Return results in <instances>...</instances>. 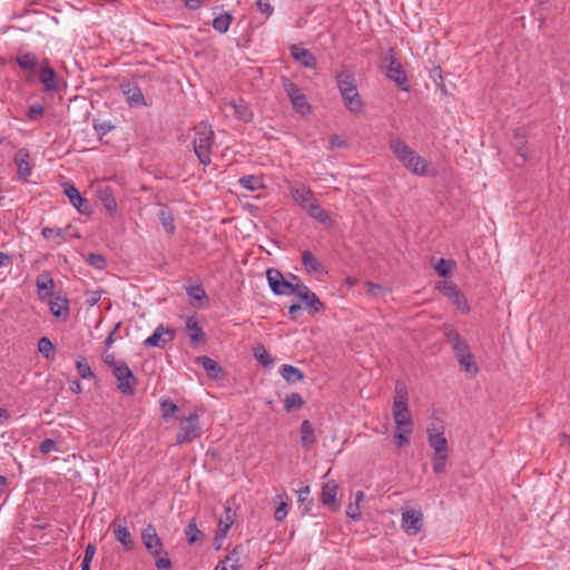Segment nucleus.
I'll return each mask as SVG.
<instances>
[{
  "label": "nucleus",
  "instance_id": "0eeeda50",
  "mask_svg": "<svg viewBox=\"0 0 570 570\" xmlns=\"http://www.w3.org/2000/svg\"><path fill=\"white\" fill-rule=\"evenodd\" d=\"M428 433V444L431 449L434 450V453H449V443L446 438L444 436V428H429L426 430Z\"/></svg>",
  "mask_w": 570,
  "mask_h": 570
},
{
  "label": "nucleus",
  "instance_id": "2eb2a0df",
  "mask_svg": "<svg viewBox=\"0 0 570 570\" xmlns=\"http://www.w3.org/2000/svg\"><path fill=\"white\" fill-rule=\"evenodd\" d=\"M97 197L101 202L110 216H115L117 213V202L114 196L112 189L109 186H98Z\"/></svg>",
  "mask_w": 570,
  "mask_h": 570
},
{
  "label": "nucleus",
  "instance_id": "4c0bfd02",
  "mask_svg": "<svg viewBox=\"0 0 570 570\" xmlns=\"http://www.w3.org/2000/svg\"><path fill=\"white\" fill-rule=\"evenodd\" d=\"M49 307L53 316L60 317V316H67L68 315V299L60 296H55L49 302Z\"/></svg>",
  "mask_w": 570,
  "mask_h": 570
},
{
  "label": "nucleus",
  "instance_id": "5fc2aeb1",
  "mask_svg": "<svg viewBox=\"0 0 570 570\" xmlns=\"http://www.w3.org/2000/svg\"><path fill=\"white\" fill-rule=\"evenodd\" d=\"M454 267L455 263L453 261L441 258L435 265V271L440 276L446 277Z\"/></svg>",
  "mask_w": 570,
  "mask_h": 570
},
{
  "label": "nucleus",
  "instance_id": "dca6fc26",
  "mask_svg": "<svg viewBox=\"0 0 570 570\" xmlns=\"http://www.w3.org/2000/svg\"><path fill=\"white\" fill-rule=\"evenodd\" d=\"M386 77L394 81L402 90H409L407 77L401 62H392V66H386Z\"/></svg>",
  "mask_w": 570,
  "mask_h": 570
},
{
  "label": "nucleus",
  "instance_id": "4d7b16f0",
  "mask_svg": "<svg viewBox=\"0 0 570 570\" xmlns=\"http://www.w3.org/2000/svg\"><path fill=\"white\" fill-rule=\"evenodd\" d=\"M438 288L440 289V292H442L444 295L449 297L458 296V292H460L456 285L445 281L440 282Z\"/></svg>",
  "mask_w": 570,
  "mask_h": 570
},
{
  "label": "nucleus",
  "instance_id": "2f4dec72",
  "mask_svg": "<svg viewBox=\"0 0 570 570\" xmlns=\"http://www.w3.org/2000/svg\"><path fill=\"white\" fill-rule=\"evenodd\" d=\"M337 484L335 481H328L323 484L321 501L324 505H334L336 502Z\"/></svg>",
  "mask_w": 570,
  "mask_h": 570
},
{
  "label": "nucleus",
  "instance_id": "f257e3e1",
  "mask_svg": "<svg viewBox=\"0 0 570 570\" xmlns=\"http://www.w3.org/2000/svg\"><path fill=\"white\" fill-rule=\"evenodd\" d=\"M140 539L146 550L155 558V566L159 570H169L171 561L164 549V543L158 537L156 527L148 524L141 530Z\"/></svg>",
  "mask_w": 570,
  "mask_h": 570
},
{
  "label": "nucleus",
  "instance_id": "79ce46f5",
  "mask_svg": "<svg viewBox=\"0 0 570 570\" xmlns=\"http://www.w3.org/2000/svg\"><path fill=\"white\" fill-rule=\"evenodd\" d=\"M37 56L32 52L21 53L17 57V63L21 69L33 71L37 66Z\"/></svg>",
  "mask_w": 570,
  "mask_h": 570
},
{
  "label": "nucleus",
  "instance_id": "a878e982",
  "mask_svg": "<svg viewBox=\"0 0 570 570\" xmlns=\"http://www.w3.org/2000/svg\"><path fill=\"white\" fill-rule=\"evenodd\" d=\"M305 210L307 212L308 216L326 226H331L333 223L328 213L321 207L316 199L312 202Z\"/></svg>",
  "mask_w": 570,
  "mask_h": 570
},
{
  "label": "nucleus",
  "instance_id": "72a5a7b5",
  "mask_svg": "<svg viewBox=\"0 0 570 570\" xmlns=\"http://www.w3.org/2000/svg\"><path fill=\"white\" fill-rule=\"evenodd\" d=\"M238 184L249 191H255L265 188L263 177L257 175L243 176L239 178Z\"/></svg>",
  "mask_w": 570,
  "mask_h": 570
},
{
  "label": "nucleus",
  "instance_id": "052dcab7",
  "mask_svg": "<svg viewBox=\"0 0 570 570\" xmlns=\"http://www.w3.org/2000/svg\"><path fill=\"white\" fill-rule=\"evenodd\" d=\"M444 334H445V338H446V342L451 345V346H454L459 343H461L463 340L461 338L460 334L452 327H445L444 328Z\"/></svg>",
  "mask_w": 570,
  "mask_h": 570
},
{
  "label": "nucleus",
  "instance_id": "ddd939ff",
  "mask_svg": "<svg viewBox=\"0 0 570 570\" xmlns=\"http://www.w3.org/2000/svg\"><path fill=\"white\" fill-rule=\"evenodd\" d=\"M40 82L46 91H57L58 80L56 71L50 67L48 59H43L40 65Z\"/></svg>",
  "mask_w": 570,
  "mask_h": 570
},
{
  "label": "nucleus",
  "instance_id": "bf43d9fd",
  "mask_svg": "<svg viewBox=\"0 0 570 570\" xmlns=\"http://www.w3.org/2000/svg\"><path fill=\"white\" fill-rule=\"evenodd\" d=\"M185 534L189 543H195L198 540V535L200 531L198 530L196 523L191 521L185 529Z\"/></svg>",
  "mask_w": 570,
  "mask_h": 570
},
{
  "label": "nucleus",
  "instance_id": "9d476101",
  "mask_svg": "<svg viewBox=\"0 0 570 570\" xmlns=\"http://www.w3.org/2000/svg\"><path fill=\"white\" fill-rule=\"evenodd\" d=\"M423 514L421 511L406 510L402 513V527L407 534L415 535L422 528Z\"/></svg>",
  "mask_w": 570,
  "mask_h": 570
},
{
  "label": "nucleus",
  "instance_id": "b1692460",
  "mask_svg": "<svg viewBox=\"0 0 570 570\" xmlns=\"http://www.w3.org/2000/svg\"><path fill=\"white\" fill-rule=\"evenodd\" d=\"M341 96L343 98L345 107L348 109L351 114L360 115L363 111L364 105L357 90H353V94H341Z\"/></svg>",
  "mask_w": 570,
  "mask_h": 570
},
{
  "label": "nucleus",
  "instance_id": "69168bd1",
  "mask_svg": "<svg viewBox=\"0 0 570 570\" xmlns=\"http://www.w3.org/2000/svg\"><path fill=\"white\" fill-rule=\"evenodd\" d=\"M45 114V108L41 105H32L29 107L27 117L29 120H38Z\"/></svg>",
  "mask_w": 570,
  "mask_h": 570
},
{
  "label": "nucleus",
  "instance_id": "09e8293b",
  "mask_svg": "<svg viewBox=\"0 0 570 570\" xmlns=\"http://www.w3.org/2000/svg\"><path fill=\"white\" fill-rule=\"evenodd\" d=\"M393 404L407 405V390L401 382L395 385Z\"/></svg>",
  "mask_w": 570,
  "mask_h": 570
},
{
  "label": "nucleus",
  "instance_id": "f3484780",
  "mask_svg": "<svg viewBox=\"0 0 570 570\" xmlns=\"http://www.w3.org/2000/svg\"><path fill=\"white\" fill-rule=\"evenodd\" d=\"M392 414L395 426L413 428V421L409 405L393 404Z\"/></svg>",
  "mask_w": 570,
  "mask_h": 570
},
{
  "label": "nucleus",
  "instance_id": "a211bd4d",
  "mask_svg": "<svg viewBox=\"0 0 570 570\" xmlns=\"http://www.w3.org/2000/svg\"><path fill=\"white\" fill-rule=\"evenodd\" d=\"M240 546L234 548L224 560H220L214 570H240Z\"/></svg>",
  "mask_w": 570,
  "mask_h": 570
},
{
  "label": "nucleus",
  "instance_id": "c9c22d12",
  "mask_svg": "<svg viewBox=\"0 0 570 570\" xmlns=\"http://www.w3.org/2000/svg\"><path fill=\"white\" fill-rule=\"evenodd\" d=\"M279 373L283 376V379L291 384H294L304 379V373L299 368L289 364L282 365L279 367Z\"/></svg>",
  "mask_w": 570,
  "mask_h": 570
},
{
  "label": "nucleus",
  "instance_id": "393cba45",
  "mask_svg": "<svg viewBox=\"0 0 570 570\" xmlns=\"http://www.w3.org/2000/svg\"><path fill=\"white\" fill-rule=\"evenodd\" d=\"M226 108L233 110L234 116L244 122H249L253 119V112L248 106L243 101H230L226 104Z\"/></svg>",
  "mask_w": 570,
  "mask_h": 570
},
{
  "label": "nucleus",
  "instance_id": "20e7f679",
  "mask_svg": "<svg viewBox=\"0 0 570 570\" xmlns=\"http://www.w3.org/2000/svg\"><path fill=\"white\" fill-rule=\"evenodd\" d=\"M266 277H267L271 289L276 295L295 294L296 289L298 287V284H299V279L297 276H294V275L292 276L293 279L296 281V283L294 284L293 282L287 281L283 276V274L278 269H275V268H269L266 272Z\"/></svg>",
  "mask_w": 570,
  "mask_h": 570
},
{
  "label": "nucleus",
  "instance_id": "13d9d810",
  "mask_svg": "<svg viewBox=\"0 0 570 570\" xmlns=\"http://www.w3.org/2000/svg\"><path fill=\"white\" fill-rule=\"evenodd\" d=\"M88 263L97 269H104L107 266L106 258L100 254H89Z\"/></svg>",
  "mask_w": 570,
  "mask_h": 570
},
{
  "label": "nucleus",
  "instance_id": "5701e85b",
  "mask_svg": "<svg viewBox=\"0 0 570 570\" xmlns=\"http://www.w3.org/2000/svg\"><path fill=\"white\" fill-rule=\"evenodd\" d=\"M302 263L305 271L308 274L320 275L324 273V267L317 257L309 250H304L302 253Z\"/></svg>",
  "mask_w": 570,
  "mask_h": 570
},
{
  "label": "nucleus",
  "instance_id": "6ab92c4d",
  "mask_svg": "<svg viewBox=\"0 0 570 570\" xmlns=\"http://www.w3.org/2000/svg\"><path fill=\"white\" fill-rule=\"evenodd\" d=\"M112 527L116 540L124 547L126 551H131L135 548V540L127 527L117 524L116 521L112 522Z\"/></svg>",
  "mask_w": 570,
  "mask_h": 570
},
{
  "label": "nucleus",
  "instance_id": "864d4df0",
  "mask_svg": "<svg viewBox=\"0 0 570 570\" xmlns=\"http://www.w3.org/2000/svg\"><path fill=\"white\" fill-rule=\"evenodd\" d=\"M96 544L88 543L85 549L82 562H81V570H90L91 561L96 554Z\"/></svg>",
  "mask_w": 570,
  "mask_h": 570
},
{
  "label": "nucleus",
  "instance_id": "9b49d317",
  "mask_svg": "<svg viewBox=\"0 0 570 570\" xmlns=\"http://www.w3.org/2000/svg\"><path fill=\"white\" fill-rule=\"evenodd\" d=\"M63 193L80 214L91 213L89 202L80 195L79 190L75 187V185L65 184Z\"/></svg>",
  "mask_w": 570,
  "mask_h": 570
},
{
  "label": "nucleus",
  "instance_id": "39448f33",
  "mask_svg": "<svg viewBox=\"0 0 570 570\" xmlns=\"http://www.w3.org/2000/svg\"><path fill=\"white\" fill-rule=\"evenodd\" d=\"M112 374L117 379V389L121 394L128 396L135 395L138 381L125 361H121V363L116 366Z\"/></svg>",
  "mask_w": 570,
  "mask_h": 570
},
{
  "label": "nucleus",
  "instance_id": "680f3d73",
  "mask_svg": "<svg viewBox=\"0 0 570 570\" xmlns=\"http://www.w3.org/2000/svg\"><path fill=\"white\" fill-rule=\"evenodd\" d=\"M458 361H459L461 367L466 372L476 373L479 371L478 366L475 365L472 354H469V358L463 357Z\"/></svg>",
  "mask_w": 570,
  "mask_h": 570
},
{
  "label": "nucleus",
  "instance_id": "cd10ccee",
  "mask_svg": "<svg viewBox=\"0 0 570 570\" xmlns=\"http://www.w3.org/2000/svg\"><path fill=\"white\" fill-rule=\"evenodd\" d=\"M196 363L200 364L212 379H219L223 374V370L219 364L208 356H198L196 358Z\"/></svg>",
  "mask_w": 570,
  "mask_h": 570
},
{
  "label": "nucleus",
  "instance_id": "423d86ee",
  "mask_svg": "<svg viewBox=\"0 0 570 570\" xmlns=\"http://www.w3.org/2000/svg\"><path fill=\"white\" fill-rule=\"evenodd\" d=\"M175 338V331L163 325L155 328L154 333L144 342L146 346L164 348Z\"/></svg>",
  "mask_w": 570,
  "mask_h": 570
},
{
  "label": "nucleus",
  "instance_id": "a18cd8bd",
  "mask_svg": "<svg viewBox=\"0 0 570 570\" xmlns=\"http://www.w3.org/2000/svg\"><path fill=\"white\" fill-rule=\"evenodd\" d=\"M449 453H434L432 458V469L435 474L443 473L446 469Z\"/></svg>",
  "mask_w": 570,
  "mask_h": 570
},
{
  "label": "nucleus",
  "instance_id": "c85d7f7f",
  "mask_svg": "<svg viewBox=\"0 0 570 570\" xmlns=\"http://www.w3.org/2000/svg\"><path fill=\"white\" fill-rule=\"evenodd\" d=\"M37 292L41 299L52 296V289L55 286L53 279L49 275H40L36 282Z\"/></svg>",
  "mask_w": 570,
  "mask_h": 570
},
{
  "label": "nucleus",
  "instance_id": "7c9ffc66",
  "mask_svg": "<svg viewBox=\"0 0 570 570\" xmlns=\"http://www.w3.org/2000/svg\"><path fill=\"white\" fill-rule=\"evenodd\" d=\"M525 145H527L525 130L523 128L514 129L513 130V146H514L518 155L521 157L522 163H524L527 159Z\"/></svg>",
  "mask_w": 570,
  "mask_h": 570
},
{
  "label": "nucleus",
  "instance_id": "f03ea898",
  "mask_svg": "<svg viewBox=\"0 0 570 570\" xmlns=\"http://www.w3.org/2000/svg\"><path fill=\"white\" fill-rule=\"evenodd\" d=\"M195 138L193 141L194 150L199 161L207 166L212 161V147L214 145V130L212 126L205 121L199 122L194 128Z\"/></svg>",
  "mask_w": 570,
  "mask_h": 570
},
{
  "label": "nucleus",
  "instance_id": "4468645a",
  "mask_svg": "<svg viewBox=\"0 0 570 570\" xmlns=\"http://www.w3.org/2000/svg\"><path fill=\"white\" fill-rule=\"evenodd\" d=\"M292 198L305 210L316 198L312 189L305 185H289Z\"/></svg>",
  "mask_w": 570,
  "mask_h": 570
},
{
  "label": "nucleus",
  "instance_id": "412c9836",
  "mask_svg": "<svg viewBox=\"0 0 570 570\" xmlns=\"http://www.w3.org/2000/svg\"><path fill=\"white\" fill-rule=\"evenodd\" d=\"M336 82L341 94H353V90H357L355 77L353 72L348 70H342L336 76Z\"/></svg>",
  "mask_w": 570,
  "mask_h": 570
},
{
  "label": "nucleus",
  "instance_id": "a19ab883",
  "mask_svg": "<svg viewBox=\"0 0 570 570\" xmlns=\"http://www.w3.org/2000/svg\"><path fill=\"white\" fill-rule=\"evenodd\" d=\"M159 222L161 223L163 227L166 229L168 234H174L175 232V223L173 213L169 208L164 207L159 210L158 214Z\"/></svg>",
  "mask_w": 570,
  "mask_h": 570
},
{
  "label": "nucleus",
  "instance_id": "f704fd0d",
  "mask_svg": "<svg viewBox=\"0 0 570 570\" xmlns=\"http://www.w3.org/2000/svg\"><path fill=\"white\" fill-rule=\"evenodd\" d=\"M70 225L66 226L65 228L43 227L41 235L46 239L56 238L58 239V243L61 244L67 240V236L70 234Z\"/></svg>",
  "mask_w": 570,
  "mask_h": 570
},
{
  "label": "nucleus",
  "instance_id": "e2e57ef3",
  "mask_svg": "<svg viewBox=\"0 0 570 570\" xmlns=\"http://www.w3.org/2000/svg\"><path fill=\"white\" fill-rule=\"evenodd\" d=\"M39 450L42 454H49L53 451H58V445H57V442L52 439H45L40 445H39Z\"/></svg>",
  "mask_w": 570,
  "mask_h": 570
},
{
  "label": "nucleus",
  "instance_id": "e433bc0d",
  "mask_svg": "<svg viewBox=\"0 0 570 570\" xmlns=\"http://www.w3.org/2000/svg\"><path fill=\"white\" fill-rule=\"evenodd\" d=\"M28 151L24 150V149H20L17 154H16V164H17V167H18V174L20 177H22L23 179H27L30 174H31V168L29 166V163H28Z\"/></svg>",
  "mask_w": 570,
  "mask_h": 570
},
{
  "label": "nucleus",
  "instance_id": "49530a36",
  "mask_svg": "<svg viewBox=\"0 0 570 570\" xmlns=\"http://www.w3.org/2000/svg\"><path fill=\"white\" fill-rule=\"evenodd\" d=\"M254 356L264 366H271L274 364V358L262 344L254 347Z\"/></svg>",
  "mask_w": 570,
  "mask_h": 570
},
{
  "label": "nucleus",
  "instance_id": "aec40b11",
  "mask_svg": "<svg viewBox=\"0 0 570 570\" xmlns=\"http://www.w3.org/2000/svg\"><path fill=\"white\" fill-rule=\"evenodd\" d=\"M124 94L130 107L146 106L145 97L137 85L122 86Z\"/></svg>",
  "mask_w": 570,
  "mask_h": 570
},
{
  "label": "nucleus",
  "instance_id": "37998d69",
  "mask_svg": "<svg viewBox=\"0 0 570 570\" xmlns=\"http://www.w3.org/2000/svg\"><path fill=\"white\" fill-rule=\"evenodd\" d=\"M413 432V428L395 426L394 440L397 448H403L410 442V436Z\"/></svg>",
  "mask_w": 570,
  "mask_h": 570
},
{
  "label": "nucleus",
  "instance_id": "c756f323",
  "mask_svg": "<svg viewBox=\"0 0 570 570\" xmlns=\"http://www.w3.org/2000/svg\"><path fill=\"white\" fill-rule=\"evenodd\" d=\"M186 331L189 335L191 343L197 344L205 338V333L202 326L194 317L186 320Z\"/></svg>",
  "mask_w": 570,
  "mask_h": 570
},
{
  "label": "nucleus",
  "instance_id": "0e129e2a",
  "mask_svg": "<svg viewBox=\"0 0 570 570\" xmlns=\"http://www.w3.org/2000/svg\"><path fill=\"white\" fill-rule=\"evenodd\" d=\"M452 348L458 360L463 357L469 358V354H471L465 341H462L461 343L452 346Z\"/></svg>",
  "mask_w": 570,
  "mask_h": 570
},
{
  "label": "nucleus",
  "instance_id": "774afa93",
  "mask_svg": "<svg viewBox=\"0 0 570 570\" xmlns=\"http://www.w3.org/2000/svg\"><path fill=\"white\" fill-rule=\"evenodd\" d=\"M364 287L366 288V292L374 297L380 296L384 292V288L381 285L370 281L364 283Z\"/></svg>",
  "mask_w": 570,
  "mask_h": 570
},
{
  "label": "nucleus",
  "instance_id": "58836bf2",
  "mask_svg": "<svg viewBox=\"0 0 570 570\" xmlns=\"http://www.w3.org/2000/svg\"><path fill=\"white\" fill-rule=\"evenodd\" d=\"M301 440L304 446H311L316 442L314 429L308 420L302 422Z\"/></svg>",
  "mask_w": 570,
  "mask_h": 570
},
{
  "label": "nucleus",
  "instance_id": "603ef678",
  "mask_svg": "<svg viewBox=\"0 0 570 570\" xmlns=\"http://www.w3.org/2000/svg\"><path fill=\"white\" fill-rule=\"evenodd\" d=\"M76 368L81 379H96L95 373L85 358H80L76 362Z\"/></svg>",
  "mask_w": 570,
  "mask_h": 570
},
{
  "label": "nucleus",
  "instance_id": "bb28decb",
  "mask_svg": "<svg viewBox=\"0 0 570 570\" xmlns=\"http://www.w3.org/2000/svg\"><path fill=\"white\" fill-rule=\"evenodd\" d=\"M291 53L293 58L301 62L306 68H315L316 67V59L315 57L304 48H298L297 46L291 47Z\"/></svg>",
  "mask_w": 570,
  "mask_h": 570
},
{
  "label": "nucleus",
  "instance_id": "6e6552de",
  "mask_svg": "<svg viewBox=\"0 0 570 570\" xmlns=\"http://www.w3.org/2000/svg\"><path fill=\"white\" fill-rule=\"evenodd\" d=\"M389 146L395 158L404 167L411 161V156L415 153L405 141L395 136L390 138Z\"/></svg>",
  "mask_w": 570,
  "mask_h": 570
},
{
  "label": "nucleus",
  "instance_id": "ea45409f",
  "mask_svg": "<svg viewBox=\"0 0 570 570\" xmlns=\"http://www.w3.org/2000/svg\"><path fill=\"white\" fill-rule=\"evenodd\" d=\"M233 14L229 13V12H225L218 17H216L214 20H213V28L218 31L219 33H226L229 29V26L233 21Z\"/></svg>",
  "mask_w": 570,
  "mask_h": 570
},
{
  "label": "nucleus",
  "instance_id": "3c124183",
  "mask_svg": "<svg viewBox=\"0 0 570 570\" xmlns=\"http://www.w3.org/2000/svg\"><path fill=\"white\" fill-rule=\"evenodd\" d=\"M160 411L163 419L168 421L178 411V406L173 401L164 399L160 401Z\"/></svg>",
  "mask_w": 570,
  "mask_h": 570
},
{
  "label": "nucleus",
  "instance_id": "c03bdc74",
  "mask_svg": "<svg viewBox=\"0 0 570 570\" xmlns=\"http://www.w3.org/2000/svg\"><path fill=\"white\" fill-rule=\"evenodd\" d=\"M38 351L47 360H52L56 354V347L48 337H41L38 342Z\"/></svg>",
  "mask_w": 570,
  "mask_h": 570
},
{
  "label": "nucleus",
  "instance_id": "1a4fd4ad",
  "mask_svg": "<svg viewBox=\"0 0 570 570\" xmlns=\"http://www.w3.org/2000/svg\"><path fill=\"white\" fill-rule=\"evenodd\" d=\"M236 511L233 509V507L229 504V502L226 503L224 513L219 519L218 528L215 534V541H222L226 538L228 530L236 521Z\"/></svg>",
  "mask_w": 570,
  "mask_h": 570
},
{
  "label": "nucleus",
  "instance_id": "6e6d98bb",
  "mask_svg": "<svg viewBox=\"0 0 570 570\" xmlns=\"http://www.w3.org/2000/svg\"><path fill=\"white\" fill-rule=\"evenodd\" d=\"M283 87H284V90H285L286 95L288 96L289 100L295 98V96H298L299 94H302L298 86L287 78H283Z\"/></svg>",
  "mask_w": 570,
  "mask_h": 570
},
{
  "label": "nucleus",
  "instance_id": "7ed1b4c3",
  "mask_svg": "<svg viewBox=\"0 0 570 570\" xmlns=\"http://www.w3.org/2000/svg\"><path fill=\"white\" fill-rule=\"evenodd\" d=\"M203 429L199 424V415L196 411L188 414V416L179 420L178 432L176 435V444L191 443L194 440L200 438Z\"/></svg>",
  "mask_w": 570,
  "mask_h": 570
},
{
  "label": "nucleus",
  "instance_id": "4be33fe9",
  "mask_svg": "<svg viewBox=\"0 0 570 570\" xmlns=\"http://www.w3.org/2000/svg\"><path fill=\"white\" fill-rule=\"evenodd\" d=\"M405 168L414 175L426 176L429 175L430 163L414 153Z\"/></svg>",
  "mask_w": 570,
  "mask_h": 570
},
{
  "label": "nucleus",
  "instance_id": "f8f14e48",
  "mask_svg": "<svg viewBox=\"0 0 570 570\" xmlns=\"http://www.w3.org/2000/svg\"><path fill=\"white\" fill-rule=\"evenodd\" d=\"M295 294L305 303V306L309 308L312 313L324 309V304L305 284L299 282Z\"/></svg>",
  "mask_w": 570,
  "mask_h": 570
},
{
  "label": "nucleus",
  "instance_id": "473e14b6",
  "mask_svg": "<svg viewBox=\"0 0 570 570\" xmlns=\"http://www.w3.org/2000/svg\"><path fill=\"white\" fill-rule=\"evenodd\" d=\"M185 289H186V294L190 298L191 305L195 306L196 304H198L199 306H202L208 302L206 292L202 285L186 286Z\"/></svg>",
  "mask_w": 570,
  "mask_h": 570
},
{
  "label": "nucleus",
  "instance_id": "338daca9",
  "mask_svg": "<svg viewBox=\"0 0 570 570\" xmlns=\"http://www.w3.org/2000/svg\"><path fill=\"white\" fill-rule=\"evenodd\" d=\"M101 358H102L104 363L111 368V371H114L116 368V366H118L119 363H121V361H122V360H116L115 354L112 352H108V351L102 353Z\"/></svg>",
  "mask_w": 570,
  "mask_h": 570
},
{
  "label": "nucleus",
  "instance_id": "de8ad7c7",
  "mask_svg": "<svg viewBox=\"0 0 570 570\" xmlns=\"http://www.w3.org/2000/svg\"><path fill=\"white\" fill-rule=\"evenodd\" d=\"M291 102L293 105V108L301 115H306L311 110V106L307 102V98L303 92L299 94L298 96H295V98H293Z\"/></svg>",
  "mask_w": 570,
  "mask_h": 570
},
{
  "label": "nucleus",
  "instance_id": "8fccbe9b",
  "mask_svg": "<svg viewBox=\"0 0 570 570\" xmlns=\"http://www.w3.org/2000/svg\"><path fill=\"white\" fill-rule=\"evenodd\" d=\"M304 404V400L298 393H292L285 399V410L291 412L293 410L301 409Z\"/></svg>",
  "mask_w": 570,
  "mask_h": 570
}]
</instances>
